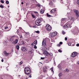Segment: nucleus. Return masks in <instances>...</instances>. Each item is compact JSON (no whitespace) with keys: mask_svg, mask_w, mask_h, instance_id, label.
I'll return each instance as SVG.
<instances>
[{"mask_svg":"<svg viewBox=\"0 0 79 79\" xmlns=\"http://www.w3.org/2000/svg\"><path fill=\"white\" fill-rule=\"evenodd\" d=\"M25 73L26 75H29L31 73V69L28 67H26L24 69Z\"/></svg>","mask_w":79,"mask_h":79,"instance_id":"1","label":"nucleus"},{"mask_svg":"<svg viewBox=\"0 0 79 79\" xmlns=\"http://www.w3.org/2000/svg\"><path fill=\"white\" fill-rule=\"evenodd\" d=\"M43 51L44 54V55L45 56H48V55H50V56H53V54L52 53H50L49 54V53L46 50H43Z\"/></svg>","mask_w":79,"mask_h":79,"instance_id":"2","label":"nucleus"},{"mask_svg":"<svg viewBox=\"0 0 79 79\" xmlns=\"http://www.w3.org/2000/svg\"><path fill=\"white\" fill-rule=\"evenodd\" d=\"M41 22H42V20L39 19L35 21V23L37 26H40L41 25Z\"/></svg>","mask_w":79,"mask_h":79,"instance_id":"3","label":"nucleus"},{"mask_svg":"<svg viewBox=\"0 0 79 79\" xmlns=\"http://www.w3.org/2000/svg\"><path fill=\"white\" fill-rule=\"evenodd\" d=\"M46 29L48 31H50L52 30V27L49 25H46Z\"/></svg>","mask_w":79,"mask_h":79,"instance_id":"4","label":"nucleus"},{"mask_svg":"<svg viewBox=\"0 0 79 79\" xmlns=\"http://www.w3.org/2000/svg\"><path fill=\"white\" fill-rule=\"evenodd\" d=\"M9 55H10V53H7L6 51H4L3 54V55L5 56H8Z\"/></svg>","mask_w":79,"mask_h":79,"instance_id":"5","label":"nucleus"},{"mask_svg":"<svg viewBox=\"0 0 79 79\" xmlns=\"http://www.w3.org/2000/svg\"><path fill=\"white\" fill-rule=\"evenodd\" d=\"M70 27V24L68 23H67L66 25L63 26V27L64 28V29H66V28H69Z\"/></svg>","mask_w":79,"mask_h":79,"instance_id":"6","label":"nucleus"},{"mask_svg":"<svg viewBox=\"0 0 79 79\" xmlns=\"http://www.w3.org/2000/svg\"><path fill=\"white\" fill-rule=\"evenodd\" d=\"M16 36L15 35H14L13 36H11L10 38V41L11 42H13V41L15 40Z\"/></svg>","mask_w":79,"mask_h":79,"instance_id":"7","label":"nucleus"},{"mask_svg":"<svg viewBox=\"0 0 79 79\" xmlns=\"http://www.w3.org/2000/svg\"><path fill=\"white\" fill-rule=\"evenodd\" d=\"M42 45L44 47H46L47 46V45L46 44V40H43L42 43Z\"/></svg>","mask_w":79,"mask_h":79,"instance_id":"8","label":"nucleus"},{"mask_svg":"<svg viewBox=\"0 0 79 79\" xmlns=\"http://www.w3.org/2000/svg\"><path fill=\"white\" fill-rule=\"evenodd\" d=\"M21 49L23 52H26L27 50V48L24 47H22L21 48Z\"/></svg>","mask_w":79,"mask_h":79,"instance_id":"9","label":"nucleus"},{"mask_svg":"<svg viewBox=\"0 0 79 79\" xmlns=\"http://www.w3.org/2000/svg\"><path fill=\"white\" fill-rule=\"evenodd\" d=\"M77 55V53L76 52H74L72 54V57H75Z\"/></svg>","mask_w":79,"mask_h":79,"instance_id":"10","label":"nucleus"},{"mask_svg":"<svg viewBox=\"0 0 79 79\" xmlns=\"http://www.w3.org/2000/svg\"><path fill=\"white\" fill-rule=\"evenodd\" d=\"M74 12H75L76 13V14L77 15V17H78L79 16V11L77 10H75L74 11Z\"/></svg>","mask_w":79,"mask_h":79,"instance_id":"11","label":"nucleus"},{"mask_svg":"<svg viewBox=\"0 0 79 79\" xmlns=\"http://www.w3.org/2000/svg\"><path fill=\"white\" fill-rule=\"evenodd\" d=\"M37 40H35L34 42L33 43L32 45V46H35L36 45H37Z\"/></svg>","mask_w":79,"mask_h":79,"instance_id":"12","label":"nucleus"},{"mask_svg":"<svg viewBox=\"0 0 79 79\" xmlns=\"http://www.w3.org/2000/svg\"><path fill=\"white\" fill-rule=\"evenodd\" d=\"M18 42V40L16 39L15 40L12 42V44L14 45H15V44H16Z\"/></svg>","mask_w":79,"mask_h":79,"instance_id":"13","label":"nucleus"},{"mask_svg":"<svg viewBox=\"0 0 79 79\" xmlns=\"http://www.w3.org/2000/svg\"><path fill=\"white\" fill-rule=\"evenodd\" d=\"M56 35V33L55 32H53L51 33V35L52 37H55Z\"/></svg>","mask_w":79,"mask_h":79,"instance_id":"14","label":"nucleus"},{"mask_svg":"<svg viewBox=\"0 0 79 79\" xmlns=\"http://www.w3.org/2000/svg\"><path fill=\"white\" fill-rule=\"evenodd\" d=\"M56 11V9H52L51 11V13H54Z\"/></svg>","mask_w":79,"mask_h":79,"instance_id":"15","label":"nucleus"},{"mask_svg":"<svg viewBox=\"0 0 79 79\" xmlns=\"http://www.w3.org/2000/svg\"><path fill=\"white\" fill-rule=\"evenodd\" d=\"M49 5H51V6H52L53 5V2L51 1H50L49 3Z\"/></svg>","mask_w":79,"mask_h":79,"instance_id":"16","label":"nucleus"},{"mask_svg":"<svg viewBox=\"0 0 79 79\" xmlns=\"http://www.w3.org/2000/svg\"><path fill=\"white\" fill-rule=\"evenodd\" d=\"M16 48L17 49V50H19V45H17L16 46Z\"/></svg>","mask_w":79,"mask_h":79,"instance_id":"17","label":"nucleus"},{"mask_svg":"<svg viewBox=\"0 0 79 79\" xmlns=\"http://www.w3.org/2000/svg\"><path fill=\"white\" fill-rule=\"evenodd\" d=\"M24 42L22 41L20 42V45H24Z\"/></svg>","mask_w":79,"mask_h":79,"instance_id":"18","label":"nucleus"},{"mask_svg":"<svg viewBox=\"0 0 79 79\" xmlns=\"http://www.w3.org/2000/svg\"><path fill=\"white\" fill-rule=\"evenodd\" d=\"M40 13L41 14H43V13H44V10H40Z\"/></svg>","mask_w":79,"mask_h":79,"instance_id":"19","label":"nucleus"},{"mask_svg":"<svg viewBox=\"0 0 79 79\" xmlns=\"http://www.w3.org/2000/svg\"><path fill=\"white\" fill-rule=\"evenodd\" d=\"M50 69L52 71V72L53 73H54V71H53V67H52Z\"/></svg>","mask_w":79,"mask_h":79,"instance_id":"20","label":"nucleus"},{"mask_svg":"<svg viewBox=\"0 0 79 79\" xmlns=\"http://www.w3.org/2000/svg\"><path fill=\"white\" fill-rule=\"evenodd\" d=\"M34 51L33 50H31L30 51H29V53H33Z\"/></svg>","mask_w":79,"mask_h":79,"instance_id":"21","label":"nucleus"},{"mask_svg":"<svg viewBox=\"0 0 79 79\" xmlns=\"http://www.w3.org/2000/svg\"><path fill=\"white\" fill-rule=\"evenodd\" d=\"M47 16L49 17V18H50L52 16L51 15H48V13H47Z\"/></svg>","mask_w":79,"mask_h":79,"instance_id":"22","label":"nucleus"},{"mask_svg":"<svg viewBox=\"0 0 79 79\" xmlns=\"http://www.w3.org/2000/svg\"><path fill=\"white\" fill-rule=\"evenodd\" d=\"M43 71L44 73H46V71H47V69L46 68H44Z\"/></svg>","mask_w":79,"mask_h":79,"instance_id":"23","label":"nucleus"},{"mask_svg":"<svg viewBox=\"0 0 79 79\" xmlns=\"http://www.w3.org/2000/svg\"><path fill=\"white\" fill-rule=\"evenodd\" d=\"M62 73H60L59 74V77H61V76H62Z\"/></svg>","mask_w":79,"mask_h":79,"instance_id":"24","label":"nucleus"},{"mask_svg":"<svg viewBox=\"0 0 79 79\" xmlns=\"http://www.w3.org/2000/svg\"><path fill=\"white\" fill-rule=\"evenodd\" d=\"M69 19H70V20H72V19H73V17H70L69 18Z\"/></svg>","mask_w":79,"mask_h":79,"instance_id":"25","label":"nucleus"},{"mask_svg":"<svg viewBox=\"0 0 79 79\" xmlns=\"http://www.w3.org/2000/svg\"><path fill=\"white\" fill-rule=\"evenodd\" d=\"M0 8H4V6H2V5H1L0 6Z\"/></svg>","mask_w":79,"mask_h":79,"instance_id":"26","label":"nucleus"},{"mask_svg":"<svg viewBox=\"0 0 79 79\" xmlns=\"http://www.w3.org/2000/svg\"><path fill=\"white\" fill-rule=\"evenodd\" d=\"M20 38H23V36L21 34H20L19 35Z\"/></svg>","mask_w":79,"mask_h":79,"instance_id":"27","label":"nucleus"},{"mask_svg":"<svg viewBox=\"0 0 79 79\" xmlns=\"http://www.w3.org/2000/svg\"><path fill=\"white\" fill-rule=\"evenodd\" d=\"M62 32L63 34L64 35V34H65V32H64V31H62Z\"/></svg>","mask_w":79,"mask_h":79,"instance_id":"28","label":"nucleus"},{"mask_svg":"<svg viewBox=\"0 0 79 79\" xmlns=\"http://www.w3.org/2000/svg\"><path fill=\"white\" fill-rule=\"evenodd\" d=\"M35 32H36V33H37V34H39V33H40V31H36Z\"/></svg>","mask_w":79,"mask_h":79,"instance_id":"29","label":"nucleus"},{"mask_svg":"<svg viewBox=\"0 0 79 79\" xmlns=\"http://www.w3.org/2000/svg\"><path fill=\"white\" fill-rule=\"evenodd\" d=\"M6 4H9V1H6Z\"/></svg>","mask_w":79,"mask_h":79,"instance_id":"30","label":"nucleus"},{"mask_svg":"<svg viewBox=\"0 0 79 79\" xmlns=\"http://www.w3.org/2000/svg\"><path fill=\"white\" fill-rule=\"evenodd\" d=\"M65 20H66V19H62V21H65Z\"/></svg>","mask_w":79,"mask_h":79,"instance_id":"31","label":"nucleus"},{"mask_svg":"<svg viewBox=\"0 0 79 79\" xmlns=\"http://www.w3.org/2000/svg\"><path fill=\"white\" fill-rule=\"evenodd\" d=\"M26 34L27 35H29V32H26Z\"/></svg>","mask_w":79,"mask_h":79,"instance_id":"32","label":"nucleus"},{"mask_svg":"<svg viewBox=\"0 0 79 79\" xmlns=\"http://www.w3.org/2000/svg\"><path fill=\"white\" fill-rule=\"evenodd\" d=\"M34 28H37V26L36 25H35L33 27Z\"/></svg>","mask_w":79,"mask_h":79,"instance_id":"33","label":"nucleus"},{"mask_svg":"<svg viewBox=\"0 0 79 79\" xmlns=\"http://www.w3.org/2000/svg\"><path fill=\"white\" fill-rule=\"evenodd\" d=\"M58 52H60V53H61V52H62V51H61L60 49L59 50Z\"/></svg>","mask_w":79,"mask_h":79,"instance_id":"34","label":"nucleus"},{"mask_svg":"<svg viewBox=\"0 0 79 79\" xmlns=\"http://www.w3.org/2000/svg\"><path fill=\"white\" fill-rule=\"evenodd\" d=\"M32 17L33 18H35V17L34 15H32Z\"/></svg>","mask_w":79,"mask_h":79,"instance_id":"35","label":"nucleus"},{"mask_svg":"<svg viewBox=\"0 0 79 79\" xmlns=\"http://www.w3.org/2000/svg\"><path fill=\"white\" fill-rule=\"evenodd\" d=\"M37 46H35L34 47V48H35V49H37Z\"/></svg>","mask_w":79,"mask_h":79,"instance_id":"36","label":"nucleus"},{"mask_svg":"<svg viewBox=\"0 0 79 79\" xmlns=\"http://www.w3.org/2000/svg\"><path fill=\"white\" fill-rule=\"evenodd\" d=\"M37 6H39V7H40V4H38L37 5Z\"/></svg>","mask_w":79,"mask_h":79,"instance_id":"37","label":"nucleus"},{"mask_svg":"<svg viewBox=\"0 0 79 79\" xmlns=\"http://www.w3.org/2000/svg\"><path fill=\"white\" fill-rule=\"evenodd\" d=\"M59 44H60V45H62V44H63V42H60L59 43Z\"/></svg>","mask_w":79,"mask_h":79,"instance_id":"38","label":"nucleus"},{"mask_svg":"<svg viewBox=\"0 0 79 79\" xmlns=\"http://www.w3.org/2000/svg\"><path fill=\"white\" fill-rule=\"evenodd\" d=\"M1 2L2 3H4V2L3 0H1Z\"/></svg>","mask_w":79,"mask_h":79,"instance_id":"39","label":"nucleus"},{"mask_svg":"<svg viewBox=\"0 0 79 79\" xmlns=\"http://www.w3.org/2000/svg\"><path fill=\"white\" fill-rule=\"evenodd\" d=\"M77 3L78 5H79V0H77Z\"/></svg>","mask_w":79,"mask_h":79,"instance_id":"40","label":"nucleus"},{"mask_svg":"<svg viewBox=\"0 0 79 79\" xmlns=\"http://www.w3.org/2000/svg\"><path fill=\"white\" fill-rule=\"evenodd\" d=\"M41 60H44L45 57H41Z\"/></svg>","mask_w":79,"mask_h":79,"instance_id":"41","label":"nucleus"},{"mask_svg":"<svg viewBox=\"0 0 79 79\" xmlns=\"http://www.w3.org/2000/svg\"><path fill=\"white\" fill-rule=\"evenodd\" d=\"M36 16H39V14L38 13L37 14H36Z\"/></svg>","mask_w":79,"mask_h":79,"instance_id":"42","label":"nucleus"},{"mask_svg":"<svg viewBox=\"0 0 79 79\" xmlns=\"http://www.w3.org/2000/svg\"><path fill=\"white\" fill-rule=\"evenodd\" d=\"M68 40V38H67V37H65V40L66 41L67 40Z\"/></svg>","mask_w":79,"mask_h":79,"instance_id":"43","label":"nucleus"},{"mask_svg":"<svg viewBox=\"0 0 79 79\" xmlns=\"http://www.w3.org/2000/svg\"><path fill=\"white\" fill-rule=\"evenodd\" d=\"M76 46H77V47H79V44H76Z\"/></svg>","mask_w":79,"mask_h":79,"instance_id":"44","label":"nucleus"},{"mask_svg":"<svg viewBox=\"0 0 79 79\" xmlns=\"http://www.w3.org/2000/svg\"><path fill=\"white\" fill-rule=\"evenodd\" d=\"M34 13H35L36 14H37L38 13V12H34Z\"/></svg>","mask_w":79,"mask_h":79,"instance_id":"45","label":"nucleus"},{"mask_svg":"<svg viewBox=\"0 0 79 79\" xmlns=\"http://www.w3.org/2000/svg\"><path fill=\"white\" fill-rule=\"evenodd\" d=\"M68 45L70 46V45H71V44L70 43H68Z\"/></svg>","mask_w":79,"mask_h":79,"instance_id":"46","label":"nucleus"},{"mask_svg":"<svg viewBox=\"0 0 79 79\" xmlns=\"http://www.w3.org/2000/svg\"><path fill=\"white\" fill-rule=\"evenodd\" d=\"M58 46V47H60L61 46V45H60V44H59L57 45Z\"/></svg>","mask_w":79,"mask_h":79,"instance_id":"47","label":"nucleus"},{"mask_svg":"<svg viewBox=\"0 0 79 79\" xmlns=\"http://www.w3.org/2000/svg\"><path fill=\"white\" fill-rule=\"evenodd\" d=\"M5 29H8V27H5Z\"/></svg>","mask_w":79,"mask_h":79,"instance_id":"48","label":"nucleus"},{"mask_svg":"<svg viewBox=\"0 0 79 79\" xmlns=\"http://www.w3.org/2000/svg\"><path fill=\"white\" fill-rule=\"evenodd\" d=\"M66 71H67V72H68V71H69V70H68V69H66Z\"/></svg>","mask_w":79,"mask_h":79,"instance_id":"49","label":"nucleus"},{"mask_svg":"<svg viewBox=\"0 0 79 79\" xmlns=\"http://www.w3.org/2000/svg\"><path fill=\"white\" fill-rule=\"evenodd\" d=\"M17 34L18 35H19L20 34H20V33H18Z\"/></svg>","mask_w":79,"mask_h":79,"instance_id":"50","label":"nucleus"},{"mask_svg":"<svg viewBox=\"0 0 79 79\" xmlns=\"http://www.w3.org/2000/svg\"><path fill=\"white\" fill-rule=\"evenodd\" d=\"M23 61H21L20 62V64H23Z\"/></svg>","mask_w":79,"mask_h":79,"instance_id":"51","label":"nucleus"},{"mask_svg":"<svg viewBox=\"0 0 79 79\" xmlns=\"http://www.w3.org/2000/svg\"><path fill=\"white\" fill-rule=\"evenodd\" d=\"M29 77H32V76H31V75L29 76Z\"/></svg>","mask_w":79,"mask_h":79,"instance_id":"52","label":"nucleus"},{"mask_svg":"<svg viewBox=\"0 0 79 79\" xmlns=\"http://www.w3.org/2000/svg\"><path fill=\"white\" fill-rule=\"evenodd\" d=\"M19 29H22V28H21V27H19Z\"/></svg>","mask_w":79,"mask_h":79,"instance_id":"53","label":"nucleus"},{"mask_svg":"<svg viewBox=\"0 0 79 79\" xmlns=\"http://www.w3.org/2000/svg\"><path fill=\"white\" fill-rule=\"evenodd\" d=\"M3 59H2V60H1V61L2 62H3Z\"/></svg>","mask_w":79,"mask_h":79,"instance_id":"54","label":"nucleus"},{"mask_svg":"<svg viewBox=\"0 0 79 79\" xmlns=\"http://www.w3.org/2000/svg\"><path fill=\"white\" fill-rule=\"evenodd\" d=\"M21 4H22V5H23L24 4V3L23 2H22Z\"/></svg>","mask_w":79,"mask_h":79,"instance_id":"55","label":"nucleus"},{"mask_svg":"<svg viewBox=\"0 0 79 79\" xmlns=\"http://www.w3.org/2000/svg\"><path fill=\"white\" fill-rule=\"evenodd\" d=\"M52 1H53V2H55V0H52Z\"/></svg>","mask_w":79,"mask_h":79,"instance_id":"56","label":"nucleus"},{"mask_svg":"<svg viewBox=\"0 0 79 79\" xmlns=\"http://www.w3.org/2000/svg\"><path fill=\"white\" fill-rule=\"evenodd\" d=\"M20 76H21V75H19L18 76V77H20Z\"/></svg>","mask_w":79,"mask_h":79,"instance_id":"57","label":"nucleus"},{"mask_svg":"<svg viewBox=\"0 0 79 79\" xmlns=\"http://www.w3.org/2000/svg\"><path fill=\"white\" fill-rule=\"evenodd\" d=\"M68 14H69H69H70V13H68L67 14L68 15Z\"/></svg>","mask_w":79,"mask_h":79,"instance_id":"58","label":"nucleus"},{"mask_svg":"<svg viewBox=\"0 0 79 79\" xmlns=\"http://www.w3.org/2000/svg\"><path fill=\"white\" fill-rule=\"evenodd\" d=\"M72 45H73V46H74V44H73Z\"/></svg>","mask_w":79,"mask_h":79,"instance_id":"59","label":"nucleus"},{"mask_svg":"<svg viewBox=\"0 0 79 79\" xmlns=\"http://www.w3.org/2000/svg\"><path fill=\"white\" fill-rule=\"evenodd\" d=\"M30 27H31V26H30Z\"/></svg>","mask_w":79,"mask_h":79,"instance_id":"60","label":"nucleus"},{"mask_svg":"<svg viewBox=\"0 0 79 79\" xmlns=\"http://www.w3.org/2000/svg\"><path fill=\"white\" fill-rule=\"evenodd\" d=\"M43 3H44V1H43Z\"/></svg>","mask_w":79,"mask_h":79,"instance_id":"61","label":"nucleus"},{"mask_svg":"<svg viewBox=\"0 0 79 79\" xmlns=\"http://www.w3.org/2000/svg\"><path fill=\"white\" fill-rule=\"evenodd\" d=\"M8 6V7H10V6Z\"/></svg>","mask_w":79,"mask_h":79,"instance_id":"62","label":"nucleus"},{"mask_svg":"<svg viewBox=\"0 0 79 79\" xmlns=\"http://www.w3.org/2000/svg\"><path fill=\"white\" fill-rule=\"evenodd\" d=\"M72 20H73V19H72Z\"/></svg>","mask_w":79,"mask_h":79,"instance_id":"63","label":"nucleus"},{"mask_svg":"<svg viewBox=\"0 0 79 79\" xmlns=\"http://www.w3.org/2000/svg\"><path fill=\"white\" fill-rule=\"evenodd\" d=\"M32 1H33V0H32Z\"/></svg>","mask_w":79,"mask_h":79,"instance_id":"64","label":"nucleus"}]
</instances>
